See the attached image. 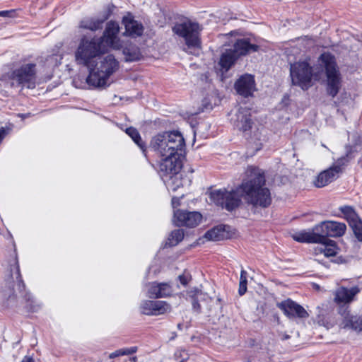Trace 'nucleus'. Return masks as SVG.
Here are the masks:
<instances>
[{
    "label": "nucleus",
    "mask_w": 362,
    "mask_h": 362,
    "mask_svg": "<svg viewBox=\"0 0 362 362\" xmlns=\"http://www.w3.org/2000/svg\"><path fill=\"white\" fill-rule=\"evenodd\" d=\"M247 177L237 190L217 189L210 193V199L216 205L230 211L237 208L240 202V196L245 201L255 207L267 208L272 203L269 189L265 187L264 172L256 167H249Z\"/></svg>",
    "instance_id": "f257e3e1"
},
{
    "label": "nucleus",
    "mask_w": 362,
    "mask_h": 362,
    "mask_svg": "<svg viewBox=\"0 0 362 362\" xmlns=\"http://www.w3.org/2000/svg\"><path fill=\"white\" fill-rule=\"evenodd\" d=\"M89 74L86 82L90 88L102 89L110 85L109 78L119 69V62L112 54H107L95 66H87Z\"/></svg>",
    "instance_id": "f03ea898"
},
{
    "label": "nucleus",
    "mask_w": 362,
    "mask_h": 362,
    "mask_svg": "<svg viewBox=\"0 0 362 362\" xmlns=\"http://www.w3.org/2000/svg\"><path fill=\"white\" fill-rule=\"evenodd\" d=\"M185 147L183 136L178 131L165 132L152 137L149 148L158 157L182 154Z\"/></svg>",
    "instance_id": "7ed1b4c3"
},
{
    "label": "nucleus",
    "mask_w": 362,
    "mask_h": 362,
    "mask_svg": "<svg viewBox=\"0 0 362 362\" xmlns=\"http://www.w3.org/2000/svg\"><path fill=\"white\" fill-rule=\"evenodd\" d=\"M107 49L101 44L97 37H83L75 52L76 61L78 64L89 66L92 60L105 53Z\"/></svg>",
    "instance_id": "20e7f679"
},
{
    "label": "nucleus",
    "mask_w": 362,
    "mask_h": 362,
    "mask_svg": "<svg viewBox=\"0 0 362 362\" xmlns=\"http://www.w3.org/2000/svg\"><path fill=\"white\" fill-rule=\"evenodd\" d=\"M319 59L325 69L327 92L334 98L338 94L341 85V76L335 58L331 54L325 52L320 55Z\"/></svg>",
    "instance_id": "39448f33"
},
{
    "label": "nucleus",
    "mask_w": 362,
    "mask_h": 362,
    "mask_svg": "<svg viewBox=\"0 0 362 362\" xmlns=\"http://www.w3.org/2000/svg\"><path fill=\"white\" fill-rule=\"evenodd\" d=\"M173 31L179 37H182L189 51L191 54H195V52L200 49L199 33L201 31L200 25L191 21H185L182 23H177L173 27Z\"/></svg>",
    "instance_id": "423d86ee"
},
{
    "label": "nucleus",
    "mask_w": 362,
    "mask_h": 362,
    "mask_svg": "<svg viewBox=\"0 0 362 362\" xmlns=\"http://www.w3.org/2000/svg\"><path fill=\"white\" fill-rule=\"evenodd\" d=\"M36 65L33 63L22 65L13 70L11 78V86H21L33 89L36 85Z\"/></svg>",
    "instance_id": "0eeeda50"
},
{
    "label": "nucleus",
    "mask_w": 362,
    "mask_h": 362,
    "mask_svg": "<svg viewBox=\"0 0 362 362\" xmlns=\"http://www.w3.org/2000/svg\"><path fill=\"white\" fill-rule=\"evenodd\" d=\"M290 76L293 85L308 89L313 76V68L306 61L291 64Z\"/></svg>",
    "instance_id": "6e6552de"
},
{
    "label": "nucleus",
    "mask_w": 362,
    "mask_h": 362,
    "mask_svg": "<svg viewBox=\"0 0 362 362\" xmlns=\"http://www.w3.org/2000/svg\"><path fill=\"white\" fill-rule=\"evenodd\" d=\"M119 26L118 23L110 21L107 23L103 36L97 37L101 44L107 49L110 47L115 50L121 49L122 42L118 37Z\"/></svg>",
    "instance_id": "1a4fd4ad"
},
{
    "label": "nucleus",
    "mask_w": 362,
    "mask_h": 362,
    "mask_svg": "<svg viewBox=\"0 0 362 362\" xmlns=\"http://www.w3.org/2000/svg\"><path fill=\"white\" fill-rule=\"evenodd\" d=\"M182 155L175 154L161 158L158 163V171L162 180L181 171L182 168Z\"/></svg>",
    "instance_id": "9d476101"
},
{
    "label": "nucleus",
    "mask_w": 362,
    "mask_h": 362,
    "mask_svg": "<svg viewBox=\"0 0 362 362\" xmlns=\"http://www.w3.org/2000/svg\"><path fill=\"white\" fill-rule=\"evenodd\" d=\"M346 226L344 223L327 221L315 226V230L319 232V235L323 236L322 241H326L327 237H341L346 232Z\"/></svg>",
    "instance_id": "9b49d317"
},
{
    "label": "nucleus",
    "mask_w": 362,
    "mask_h": 362,
    "mask_svg": "<svg viewBox=\"0 0 362 362\" xmlns=\"http://www.w3.org/2000/svg\"><path fill=\"white\" fill-rule=\"evenodd\" d=\"M140 311L146 315H160L171 311V306L163 300H144L140 304Z\"/></svg>",
    "instance_id": "f8f14e48"
},
{
    "label": "nucleus",
    "mask_w": 362,
    "mask_h": 362,
    "mask_svg": "<svg viewBox=\"0 0 362 362\" xmlns=\"http://www.w3.org/2000/svg\"><path fill=\"white\" fill-rule=\"evenodd\" d=\"M202 216L197 211H174L173 222L177 226L194 227L202 221Z\"/></svg>",
    "instance_id": "ddd939ff"
},
{
    "label": "nucleus",
    "mask_w": 362,
    "mask_h": 362,
    "mask_svg": "<svg viewBox=\"0 0 362 362\" xmlns=\"http://www.w3.org/2000/svg\"><path fill=\"white\" fill-rule=\"evenodd\" d=\"M235 90L243 97L251 96L256 90L254 76L251 74L242 75L235 83Z\"/></svg>",
    "instance_id": "4468645a"
},
{
    "label": "nucleus",
    "mask_w": 362,
    "mask_h": 362,
    "mask_svg": "<svg viewBox=\"0 0 362 362\" xmlns=\"http://www.w3.org/2000/svg\"><path fill=\"white\" fill-rule=\"evenodd\" d=\"M285 315L288 317L307 318L309 316L308 312L300 305L296 303L291 299H287L277 304Z\"/></svg>",
    "instance_id": "2eb2a0df"
},
{
    "label": "nucleus",
    "mask_w": 362,
    "mask_h": 362,
    "mask_svg": "<svg viewBox=\"0 0 362 362\" xmlns=\"http://www.w3.org/2000/svg\"><path fill=\"white\" fill-rule=\"evenodd\" d=\"M349 307H341L339 313L342 317L339 327L343 329H351L356 332L362 331V317L358 315H352L348 310Z\"/></svg>",
    "instance_id": "dca6fc26"
},
{
    "label": "nucleus",
    "mask_w": 362,
    "mask_h": 362,
    "mask_svg": "<svg viewBox=\"0 0 362 362\" xmlns=\"http://www.w3.org/2000/svg\"><path fill=\"white\" fill-rule=\"evenodd\" d=\"M122 25L125 29L123 35L132 38L141 36L144 30L142 23L135 20L131 15L123 17Z\"/></svg>",
    "instance_id": "f3484780"
},
{
    "label": "nucleus",
    "mask_w": 362,
    "mask_h": 362,
    "mask_svg": "<svg viewBox=\"0 0 362 362\" xmlns=\"http://www.w3.org/2000/svg\"><path fill=\"white\" fill-rule=\"evenodd\" d=\"M187 295V299L192 303L193 310L197 313H201L202 304L207 305L212 300L206 293L197 288L188 291Z\"/></svg>",
    "instance_id": "a211bd4d"
},
{
    "label": "nucleus",
    "mask_w": 362,
    "mask_h": 362,
    "mask_svg": "<svg viewBox=\"0 0 362 362\" xmlns=\"http://www.w3.org/2000/svg\"><path fill=\"white\" fill-rule=\"evenodd\" d=\"M359 292L360 288L358 286H353L351 288L341 286L335 291L334 300L339 305L343 304L342 307H346V305L352 302Z\"/></svg>",
    "instance_id": "6ab92c4d"
},
{
    "label": "nucleus",
    "mask_w": 362,
    "mask_h": 362,
    "mask_svg": "<svg viewBox=\"0 0 362 362\" xmlns=\"http://www.w3.org/2000/svg\"><path fill=\"white\" fill-rule=\"evenodd\" d=\"M341 169L339 165H334L321 172L313 181L317 187H323L338 177Z\"/></svg>",
    "instance_id": "aec40b11"
},
{
    "label": "nucleus",
    "mask_w": 362,
    "mask_h": 362,
    "mask_svg": "<svg viewBox=\"0 0 362 362\" xmlns=\"http://www.w3.org/2000/svg\"><path fill=\"white\" fill-rule=\"evenodd\" d=\"M172 293L173 289L167 283L152 282L147 285V296L151 298H165Z\"/></svg>",
    "instance_id": "412c9836"
},
{
    "label": "nucleus",
    "mask_w": 362,
    "mask_h": 362,
    "mask_svg": "<svg viewBox=\"0 0 362 362\" xmlns=\"http://www.w3.org/2000/svg\"><path fill=\"white\" fill-rule=\"evenodd\" d=\"M294 240L299 243H317L323 240L322 235H319V232L315 230V226L310 231L302 230L292 235Z\"/></svg>",
    "instance_id": "4be33fe9"
},
{
    "label": "nucleus",
    "mask_w": 362,
    "mask_h": 362,
    "mask_svg": "<svg viewBox=\"0 0 362 362\" xmlns=\"http://www.w3.org/2000/svg\"><path fill=\"white\" fill-rule=\"evenodd\" d=\"M252 122L249 110L240 109L236 114V119L234 122L235 127L243 132L249 131L252 127Z\"/></svg>",
    "instance_id": "5701e85b"
},
{
    "label": "nucleus",
    "mask_w": 362,
    "mask_h": 362,
    "mask_svg": "<svg viewBox=\"0 0 362 362\" xmlns=\"http://www.w3.org/2000/svg\"><path fill=\"white\" fill-rule=\"evenodd\" d=\"M259 47L251 44L247 39L238 40L234 44L233 49H231L235 56L238 58L240 56L246 55L249 53L258 50Z\"/></svg>",
    "instance_id": "b1692460"
},
{
    "label": "nucleus",
    "mask_w": 362,
    "mask_h": 362,
    "mask_svg": "<svg viewBox=\"0 0 362 362\" xmlns=\"http://www.w3.org/2000/svg\"><path fill=\"white\" fill-rule=\"evenodd\" d=\"M121 49H122L125 62L138 61L142 57L139 47L129 41H127L124 43L122 42V47Z\"/></svg>",
    "instance_id": "393cba45"
},
{
    "label": "nucleus",
    "mask_w": 362,
    "mask_h": 362,
    "mask_svg": "<svg viewBox=\"0 0 362 362\" xmlns=\"http://www.w3.org/2000/svg\"><path fill=\"white\" fill-rule=\"evenodd\" d=\"M164 183L165 184L166 187L169 191L175 192L180 187L184 186L186 184H189L190 180H184L182 177V174L180 171V173H176L175 175H171L169 177L163 180Z\"/></svg>",
    "instance_id": "a878e982"
},
{
    "label": "nucleus",
    "mask_w": 362,
    "mask_h": 362,
    "mask_svg": "<svg viewBox=\"0 0 362 362\" xmlns=\"http://www.w3.org/2000/svg\"><path fill=\"white\" fill-rule=\"evenodd\" d=\"M237 59L238 57L235 56L234 52H233L231 49L226 50L221 54L218 62L221 66V70L223 72L228 71Z\"/></svg>",
    "instance_id": "bb28decb"
},
{
    "label": "nucleus",
    "mask_w": 362,
    "mask_h": 362,
    "mask_svg": "<svg viewBox=\"0 0 362 362\" xmlns=\"http://www.w3.org/2000/svg\"><path fill=\"white\" fill-rule=\"evenodd\" d=\"M320 246L316 250L317 252L322 253L325 257H334L337 254L338 248L334 240L327 239L326 241L318 242Z\"/></svg>",
    "instance_id": "cd10ccee"
},
{
    "label": "nucleus",
    "mask_w": 362,
    "mask_h": 362,
    "mask_svg": "<svg viewBox=\"0 0 362 362\" xmlns=\"http://www.w3.org/2000/svg\"><path fill=\"white\" fill-rule=\"evenodd\" d=\"M226 237L224 228L219 226L208 230L204 234V238L208 240L219 241Z\"/></svg>",
    "instance_id": "c85d7f7f"
},
{
    "label": "nucleus",
    "mask_w": 362,
    "mask_h": 362,
    "mask_svg": "<svg viewBox=\"0 0 362 362\" xmlns=\"http://www.w3.org/2000/svg\"><path fill=\"white\" fill-rule=\"evenodd\" d=\"M103 21L99 19L87 18L80 22V28L95 31L102 28Z\"/></svg>",
    "instance_id": "c756f323"
},
{
    "label": "nucleus",
    "mask_w": 362,
    "mask_h": 362,
    "mask_svg": "<svg viewBox=\"0 0 362 362\" xmlns=\"http://www.w3.org/2000/svg\"><path fill=\"white\" fill-rule=\"evenodd\" d=\"M125 132L132 139L134 143L140 148L144 154L146 156V145L142 141L138 130L132 127L127 128Z\"/></svg>",
    "instance_id": "7c9ffc66"
},
{
    "label": "nucleus",
    "mask_w": 362,
    "mask_h": 362,
    "mask_svg": "<svg viewBox=\"0 0 362 362\" xmlns=\"http://www.w3.org/2000/svg\"><path fill=\"white\" fill-rule=\"evenodd\" d=\"M184 238V231L182 229H176L171 232L170 234L166 245L169 246H175L180 241L182 240Z\"/></svg>",
    "instance_id": "2f4dec72"
},
{
    "label": "nucleus",
    "mask_w": 362,
    "mask_h": 362,
    "mask_svg": "<svg viewBox=\"0 0 362 362\" xmlns=\"http://www.w3.org/2000/svg\"><path fill=\"white\" fill-rule=\"evenodd\" d=\"M350 226L351 227L353 232L360 242L362 241V221L358 218H353L350 221Z\"/></svg>",
    "instance_id": "473e14b6"
},
{
    "label": "nucleus",
    "mask_w": 362,
    "mask_h": 362,
    "mask_svg": "<svg viewBox=\"0 0 362 362\" xmlns=\"http://www.w3.org/2000/svg\"><path fill=\"white\" fill-rule=\"evenodd\" d=\"M136 351H137V347L136 346H132V347H129V348H124V349H118V350H116L115 351L111 353L109 355V358H115L116 357L121 356L131 355L132 354L136 353Z\"/></svg>",
    "instance_id": "72a5a7b5"
},
{
    "label": "nucleus",
    "mask_w": 362,
    "mask_h": 362,
    "mask_svg": "<svg viewBox=\"0 0 362 362\" xmlns=\"http://www.w3.org/2000/svg\"><path fill=\"white\" fill-rule=\"evenodd\" d=\"M341 211L347 217L353 220L358 218L354 209L351 206H344L341 207Z\"/></svg>",
    "instance_id": "f704fd0d"
},
{
    "label": "nucleus",
    "mask_w": 362,
    "mask_h": 362,
    "mask_svg": "<svg viewBox=\"0 0 362 362\" xmlns=\"http://www.w3.org/2000/svg\"><path fill=\"white\" fill-rule=\"evenodd\" d=\"M247 272L245 271L244 269H242L241 272H240V283H239V284L247 285Z\"/></svg>",
    "instance_id": "c9c22d12"
},
{
    "label": "nucleus",
    "mask_w": 362,
    "mask_h": 362,
    "mask_svg": "<svg viewBox=\"0 0 362 362\" xmlns=\"http://www.w3.org/2000/svg\"><path fill=\"white\" fill-rule=\"evenodd\" d=\"M178 355H180L181 357H182V359L180 361V362H184V361L187 358V356H188L187 353L185 350L177 351L175 353V356L178 357Z\"/></svg>",
    "instance_id": "e433bc0d"
},
{
    "label": "nucleus",
    "mask_w": 362,
    "mask_h": 362,
    "mask_svg": "<svg viewBox=\"0 0 362 362\" xmlns=\"http://www.w3.org/2000/svg\"><path fill=\"white\" fill-rule=\"evenodd\" d=\"M179 279H180V283L182 284V285H187L188 284V281H189V277L186 275H180L179 276Z\"/></svg>",
    "instance_id": "4c0bfd02"
},
{
    "label": "nucleus",
    "mask_w": 362,
    "mask_h": 362,
    "mask_svg": "<svg viewBox=\"0 0 362 362\" xmlns=\"http://www.w3.org/2000/svg\"><path fill=\"white\" fill-rule=\"evenodd\" d=\"M247 291V285L239 284L238 293L240 296H243Z\"/></svg>",
    "instance_id": "58836bf2"
},
{
    "label": "nucleus",
    "mask_w": 362,
    "mask_h": 362,
    "mask_svg": "<svg viewBox=\"0 0 362 362\" xmlns=\"http://www.w3.org/2000/svg\"><path fill=\"white\" fill-rule=\"evenodd\" d=\"M172 205L173 208H176L177 206H180V198L173 197L172 198Z\"/></svg>",
    "instance_id": "ea45409f"
},
{
    "label": "nucleus",
    "mask_w": 362,
    "mask_h": 362,
    "mask_svg": "<svg viewBox=\"0 0 362 362\" xmlns=\"http://www.w3.org/2000/svg\"><path fill=\"white\" fill-rule=\"evenodd\" d=\"M13 12V10L1 11H0V16H2V17H10L11 16L10 13H11Z\"/></svg>",
    "instance_id": "a19ab883"
},
{
    "label": "nucleus",
    "mask_w": 362,
    "mask_h": 362,
    "mask_svg": "<svg viewBox=\"0 0 362 362\" xmlns=\"http://www.w3.org/2000/svg\"><path fill=\"white\" fill-rule=\"evenodd\" d=\"M73 83L74 85L76 87V88H83V86H85L84 85H82V84H79L78 83V81L77 78H74V81H73Z\"/></svg>",
    "instance_id": "79ce46f5"
},
{
    "label": "nucleus",
    "mask_w": 362,
    "mask_h": 362,
    "mask_svg": "<svg viewBox=\"0 0 362 362\" xmlns=\"http://www.w3.org/2000/svg\"><path fill=\"white\" fill-rule=\"evenodd\" d=\"M23 362H34L33 359L30 357H25Z\"/></svg>",
    "instance_id": "37998d69"
},
{
    "label": "nucleus",
    "mask_w": 362,
    "mask_h": 362,
    "mask_svg": "<svg viewBox=\"0 0 362 362\" xmlns=\"http://www.w3.org/2000/svg\"><path fill=\"white\" fill-rule=\"evenodd\" d=\"M136 360H137V358H136V356L132 357V358H130V361H131V362H136Z\"/></svg>",
    "instance_id": "c03bdc74"
},
{
    "label": "nucleus",
    "mask_w": 362,
    "mask_h": 362,
    "mask_svg": "<svg viewBox=\"0 0 362 362\" xmlns=\"http://www.w3.org/2000/svg\"><path fill=\"white\" fill-rule=\"evenodd\" d=\"M289 338H290L289 335L286 334L285 336H284V338H283V339H289Z\"/></svg>",
    "instance_id": "a18cd8bd"
},
{
    "label": "nucleus",
    "mask_w": 362,
    "mask_h": 362,
    "mask_svg": "<svg viewBox=\"0 0 362 362\" xmlns=\"http://www.w3.org/2000/svg\"><path fill=\"white\" fill-rule=\"evenodd\" d=\"M211 108H212V107H211V106L208 107V106H206H206H204V109H211Z\"/></svg>",
    "instance_id": "49530a36"
},
{
    "label": "nucleus",
    "mask_w": 362,
    "mask_h": 362,
    "mask_svg": "<svg viewBox=\"0 0 362 362\" xmlns=\"http://www.w3.org/2000/svg\"><path fill=\"white\" fill-rule=\"evenodd\" d=\"M17 271H18V273H19V268L18 267L17 268ZM18 275L20 276V274H18Z\"/></svg>",
    "instance_id": "de8ad7c7"
}]
</instances>
